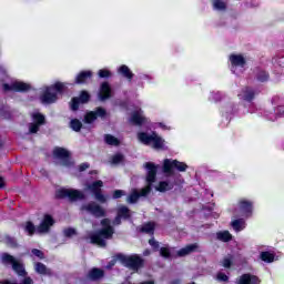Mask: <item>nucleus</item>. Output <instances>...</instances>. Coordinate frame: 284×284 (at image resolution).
I'll use <instances>...</instances> for the list:
<instances>
[{"instance_id":"40","label":"nucleus","mask_w":284,"mask_h":284,"mask_svg":"<svg viewBox=\"0 0 284 284\" xmlns=\"http://www.w3.org/2000/svg\"><path fill=\"white\" fill-rule=\"evenodd\" d=\"M257 81H260L261 83H265V81H270V73L265 71H260L257 73Z\"/></svg>"},{"instance_id":"45","label":"nucleus","mask_w":284,"mask_h":284,"mask_svg":"<svg viewBox=\"0 0 284 284\" xmlns=\"http://www.w3.org/2000/svg\"><path fill=\"white\" fill-rule=\"evenodd\" d=\"M223 267H231L232 266V256L224 257L222 261Z\"/></svg>"},{"instance_id":"11","label":"nucleus","mask_w":284,"mask_h":284,"mask_svg":"<svg viewBox=\"0 0 284 284\" xmlns=\"http://www.w3.org/2000/svg\"><path fill=\"white\" fill-rule=\"evenodd\" d=\"M81 211L87 212L88 214H91L92 216H95V219H103V216H105V209H103L97 202H89V203L82 205Z\"/></svg>"},{"instance_id":"7","label":"nucleus","mask_w":284,"mask_h":284,"mask_svg":"<svg viewBox=\"0 0 284 284\" xmlns=\"http://www.w3.org/2000/svg\"><path fill=\"white\" fill-rule=\"evenodd\" d=\"M41 125H45V115L40 112L31 113V122L28 124L29 134H37L41 130Z\"/></svg>"},{"instance_id":"13","label":"nucleus","mask_w":284,"mask_h":284,"mask_svg":"<svg viewBox=\"0 0 284 284\" xmlns=\"http://www.w3.org/2000/svg\"><path fill=\"white\" fill-rule=\"evenodd\" d=\"M231 72L233 74H241L243 72V68H245V58L242 54H231Z\"/></svg>"},{"instance_id":"26","label":"nucleus","mask_w":284,"mask_h":284,"mask_svg":"<svg viewBox=\"0 0 284 284\" xmlns=\"http://www.w3.org/2000/svg\"><path fill=\"white\" fill-rule=\"evenodd\" d=\"M92 79V71H82L75 78V83L82 84L88 83Z\"/></svg>"},{"instance_id":"8","label":"nucleus","mask_w":284,"mask_h":284,"mask_svg":"<svg viewBox=\"0 0 284 284\" xmlns=\"http://www.w3.org/2000/svg\"><path fill=\"white\" fill-rule=\"evenodd\" d=\"M178 170V172H185L187 170V164L184 162H179V160L165 159L163 162V172L169 176L172 175V170Z\"/></svg>"},{"instance_id":"6","label":"nucleus","mask_w":284,"mask_h":284,"mask_svg":"<svg viewBox=\"0 0 284 284\" xmlns=\"http://www.w3.org/2000/svg\"><path fill=\"white\" fill-rule=\"evenodd\" d=\"M236 216H242V219H252L254 214V202L245 197L240 199L234 210Z\"/></svg>"},{"instance_id":"23","label":"nucleus","mask_w":284,"mask_h":284,"mask_svg":"<svg viewBox=\"0 0 284 284\" xmlns=\"http://www.w3.org/2000/svg\"><path fill=\"white\" fill-rule=\"evenodd\" d=\"M121 219H130V209L126 206H120L118 209V215L113 221V225H121Z\"/></svg>"},{"instance_id":"44","label":"nucleus","mask_w":284,"mask_h":284,"mask_svg":"<svg viewBox=\"0 0 284 284\" xmlns=\"http://www.w3.org/2000/svg\"><path fill=\"white\" fill-rule=\"evenodd\" d=\"M98 74L100 79H108V77H110V71L108 69H101Z\"/></svg>"},{"instance_id":"42","label":"nucleus","mask_w":284,"mask_h":284,"mask_svg":"<svg viewBox=\"0 0 284 284\" xmlns=\"http://www.w3.org/2000/svg\"><path fill=\"white\" fill-rule=\"evenodd\" d=\"M111 163L113 165H119V163H123V154L116 153L115 155L112 156Z\"/></svg>"},{"instance_id":"53","label":"nucleus","mask_w":284,"mask_h":284,"mask_svg":"<svg viewBox=\"0 0 284 284\" xmlns=\"http://www.w3.org/2000/svg\"><path fill=\"white\" fill-rule=\"evenodd\" d=\"M88 168H90V164H88V163H82V164L79 166V170H80V172H85V170H88Z\"/></svg>"},{"instance_id":"43","label":"nucleus","mask_w":284,"mask_h":284,"mask_svg":"<svg viewBox=\"0 0 284 284\" xmlns=\"http://www.w3.org/2000/svg\"><path fill=\"white\" fill-rule=\"evenodd\" d=\"M210 101H221V99H223V94L219 91L216 92H211L210 97H209Z\"/></svg>"},{"instance_id":"31","label":"nucleus","mask_w":284,"mask_h":284,"mask_svg":"<svg viewBox=\"0 0 284 284\" xmlns=\"http://www.w3.org/2000/svg\"><path fill=\"white\" fill-rule=\"evenodd\" d=\"M174 187V184L168 181H161L159 185L155 187L158 192H169V190H172Z\"/></svg>"},{"instance_id":"55","label":"nucleus","mask_w":284,"mask_h":284,"mask_svg":"<svg viewBox=\"0 0 284 284\" xmlns=\"http://www.w3.org/2000/svg\"><path fill=\"white\" fill-rule=\"evenodd\" d=\"M0 187L3 189L6 187V180L0 176Z\"/></svg>"},{"instance_id":"5","label":"nucleus","mask_w":284,"mask_h":284,"mask_svg":"<svg viewBox=\"0 0 284 284\" xmlns=\"http://www.w3.org/2000/svg\"><path fill=\"white\" fill-rule=\"evenodd\" d=\"M138 139L143 145H150L153 150H165V140L155 132L149 134L145 132L138 133Z\"/></svg>"},{"instance_id":"48","label":"nucleus","mask_w":284,"mask_h":284,"mask_svg":"<svg viewBox=\"0 0 284 284\" xmlns=\"http://www.w3.org/2000/svg\"><path fill=\"white\" fill-rule=\"evenodd\" d=\"M33 256H37L38 258H43V252L40 250L33 248L32 251Z\"/></svg>"},{"instance_id":"14","label":"nucleus","mask_w":284,"mask_h":284,"mask_svg":"<svg viewBox=\"0 0 284 284\" xmlns=\"http://www.w3.org/2000/svg\"><path fill=\"white\" fill-rule=\"evenodd\" d=\"M102 187H103V181L99 180L93 182L92 184H89L87 186V190H89L90 192H92V194H94L97 201H99L100 203H105L108 199L105 197V195L101 193Z\"/></svg>"},{"instance_id":"27","label":"nucleus","mask_w":284,"mask_h":284,"mask_svg":"<svg viewBox=\"0 0 284 284\" xmlns=\"http://www.w3.org/2000/svg\"><path fill=\"white\" fill-rule=\"evenodd\" d=\"M118 72H119V74H122V77L128 79L129 81H132V79H134V73H132V70H130V68L125 64H122L118 69Z\"/></svg>"},{"instance_id":"51","label":"nucleus","mask_w":284,"mask_h":284,"mask_svg":"<svg viewBox=\"0 0 284 284\" xmlns=\"http://www.w3.org/2000/svg\"><path fill=\"white\" fill-rule=\"evenodd\" d=\"M217 281H227V275H225V273H219L217 274Z\"/></svg>"},{"instance_id":"54","label":"nucleus","mask_w":284,"mask_h":284,"mask_svg":"<svg viewBox=\"0 0 284 284\" xmlns=\"http://www.w3.org/2000/svg\"><path fill=\"white\" fill-rule=\"evenodd\" d=\"M159 128H162V130H170V126L165 125L163 122L158 123Z\"/></svg>"},{"instance_id":"17","label":"nucleus","mask_w":284,"mask_h":284,"mask_svg":"<svg viewBox=\"0 0 284 284\" xmlns=\"http://www.w3.org/2000/svg\"><path fill=\"white\" fill-rule=\"evenodd\" d=\"M52 225H54V219L51 215H44L40 225L37 227L38 234H48Z\"/></svg>"},{"instance_id":"46","label":"nucleus","mask_w":284,"mask_h":284,"mask_svg":"<svg viewBox=\"0 0 284 284\" xmlns=\"http://www.w3.org/2000/svg\"><path fill=\"white\" fill-rule=\"evenodd\" d=\"M63 234L64 236L70 237V236H74V234H77V231L74 229H64Z\"/></svg>"},{"instance_id":"32","label":"nucleus","mask_w":284,"mask_h":284,"mask_svg":"<svg viewBox=\"0 0 284 284\" xmlns=\"http://www.w3.org/2000/svg\"><path fill=\"white\" fill-rule=\"evenodd\" d=\"M217 241H222L223 243H227L229 241H232V234L230 231H221L216 233Z\"/></svg>"},{"instance_id":"36","label":"nucleus","mask_w":284,"mask_h":284,"mask_svg":"<svg viewBox=\"0 0 284 284\" xmlns=\"http://www.w3.org/2000/svg\"><path fill=\"white\" fill-rule=\"evenodd\" d=\"M104 141L108 145H114V146L120 145L121 143L119 139L114 138V135H111V134H106L104 136Z\"/></svg>"},{"instance_id":"38","label":"nucleus","mask_w":284,"mask_h":284,"mask_svg":"<svg viewBox=\"0 0 284 284\" xmlns=\"http://www.w3.org/2000/svg\"><path fill=\"white\" fill-rule=\"evenodd\" d=\"M160 255L163 258H172V250H170V246H164L160 248Z\"/></svg>"},{"instance_id":"35","label":"nucleus","mask_w":284,"mask_h":284,"mask_svg":"<svg viewBox=\"0 0 284 284\" xmlns=\"http://www.w3.org/2000/svg\"><path fill=\"white\" fill-rule=\"evenodd\" d=\"M261 258L264 261V263H274L275 255L272 252H262Z\"/></svg>"},{"instance_id":"12","label":"nucleus","mask_w":284,"mask_h":284,"mask_svg":"<svg viewBox=\"0 0 284 284\" xmlns=\"http://www.w3.org/2000/svg\"><path fill=\"white\" fill-rule=\"evenodd\" d=\"M2 263L12 265V270L18 276H26V268L23 267V264L17 261L12 255L4 253L2 255Z\"/></svg>"},{"instance_id":"34","label":"nucleus","mask_w":284,"mask_h":284,"mask_svg":"<svg viewBox=\"0 0 284 284\" xmlns=\"http://www.w3.org/2000/svg\"><path fill=\"white\" fill-rule=\"evenodd\" d=\"M140 232H143L144 234H154V223L149 222L143 224L140 227Z\"/></svg>"},{"instance_id":"56","label":"nucleus","mask_w":284,"mask_h":284,"mask_svg":"<svg viewBox=\"0 0 284 284\" xmlns=\"http://www.w3.org/2000/svg\"><path fill=\"white\" fill-rule=\"evenodd\" d=\"M140 79H149L150 81H152V78L149 74L140 75Z\"/></svg>"},{"instance_id":"33","label":"nucleus","mask_w":284,"mask_h":284,"mask_svg":"<svg viewBox=\"0 0 284 284\" xmlns=\"http://www.w3.org/2000/svg\"><path fill=\"white\" fill-rule=\"evenodd\" d=\"M36 272L38 274H44L45 276L52 275V271L50 268L45 267V265L43 263L36 264Z\"/></svg>"},{"instance_id":"4","label":"nucleus","mask_w":284,"mask_h":284,"mask_svg":"<svg viewBox=\"0 0 284 284\" xmlns=\"http://www.w3.org/2000/svg\"><path fill=\"white\" fill-rule=\"evenodd\" d=\"M116 261H120L122 265H125V267H130V270H139L140 267H143V258L139 255H123L118 254L115 258L111 260L109 264L106 265V270H112L114 265H116Z\"/></svg>"},{"instance_id":"9","label":"nucleus","mask_w":284,"mask_h":284,"mask_svg":"<svg viewBox=\"0 0 284 284\" xmlns=\"http://www.w3.org/2000/svg\"><path fill=\"white\" fill-rule=\"evenodd\" d=\"M57 196L59 199H69V201H82V199H85V194L75 189H60Z\"/></svg>"},{"instance_id":"28","label":"nucleus","mask_w":284,"mask_h":284,"mask_svg":"<svg viewBox=\"0 0 284 284\" xmlns=\"http://www.w3.org/2000/svg\"><path fill=\"white\" fill-rule=\"evenodd\" d=\"M196 250H199V244H190L178 251V256H187V254H192V252H196Z\"/></svg>"},{"instance_id":"50","label":"nucleus","mask_w":284,"mask_h":284,"mask_svg":"<svg viewBox=\"0 0 284 284\" xmlns=\"http://www.w3.org/2000/svg\"><path fill=\"white\" fill-rule=\"evenodd\" d=\"M149 245H151V247H153V250H159V242H156L154 239H151L149 241Z\"/></svg>"},{"instance_id":"21","label":"nucleus","mask_w":284,"mask_h":284,"mask_svg":"<svg viewBox=\"0 0 284 284\" xmlns=\"http://www.w3.org/2000/svg\"><path fill=\"white\" fill-rule=\"evenodd\" d=\"M112 97V89L108 82H103L100 88L99 99L100 101H105Z\"/></svg>"},{"instance_id":"30","label":"nucleus","mask_w":284,"mask_h":284,"mask_svg":"<svg viewBox=\"0 0 284 284\" xmlns=\"http://www.w3.org/2000/svg\"><path fill=\"white\" fill-rule=\"evenodd\" d=\"M88 278H90V281H99V278H103V270H101V268H92L88 273Z\"/></svg>"},{"instance_id":"20","label":"nucleus","mask_w":284,"mask_h":284,"mask_svg":"<svg viewBox=\"0 0 284 284\" xmlns=\"http://www.w3.org/2000/svg\"><path fill=\"white\" fill-rule=\"evenodd\" d=\"M221 112L223 116L230 119L232 114H236V112H239V108L233 102H226L225 104H223Z\"/></svg>"},{"instance_id":"1","label":"nucleus","mask_w":284,"mask_h":284,"mask_svg":"<svg viewBox=\"0 0 284 284\" xmlns=\"http://www.w3.org/2000/svg\"><path fill=\"white\" fill-rule=\"evenodd\" d=\"M144 168L146 169V183L148 185L142 189L139 193V191L133 190L132 193L128 196L126 202L128 203H136L141 196H148L149 192H152V183L156 181V165L152 162H146L144 164Z\"/></svg>"},{"instance_id":"3","label":"nucleus","mask_w":284,"mask_h":284,"mask_svg":"<svg viewBox=\"0 0 284 284\" xmlns=\"http://www.w3.org/2000/svg\"><path fill=\"white\" fill-rule=\"evenodd\" d=\"M65 88L68 87L63 82H57L50 87H44L42 89L40 100L47 104L55 103V101L59 99V95L65 92Z\"/></svg>"},{"instance_id":"57","label":"nucleus","mask_w":284,"mask_h":284,"mask_svg":"<svg viewBox=\"0 0 284 284\" xmlns=\"http://www.w3.org/2000/svg\"><path fill=\"white\" fill-rule=\"evenodd\" d=\"M143 256H150V250H145V251L143 252Z\"/></svg>"},{"instance_id":"47","label":"nucleus","mask_w":284,"mask_h":284,"mask_svg":"<svg viewBox=\"0 0 284 284\" xmlns=\"http://www.w3.org/2000/svg\"><path fill=\"white\" fill-rule=\"evenodd\" d=\"M122 196H125V191L116 190L113 192V199H121Z\"/></svg>"},{"instance_id":"2","label":"nucleus","mask_w":284,"mask_h":284,"mask_svg":"<svg viewBox=\"0 0 284 284\" xmlns=\"http://www.w3.org/2000/svg\"><path fill=\"white\" fill-rule=\"evenodd\" d=\"M102 230L98 233L90 235V241L99 247H105V241L112 239L114 234V227L110 225V220L104 219L101 221Z\"/></svg>"},{"instance_id":"18","label":"nucleus","mask_w":284,"mask_h":284,"mask_svg":"<svg viewBox=\"0 0 284 284\" xmlns=\"http://www.w3.org/2000/svg\"><path fill=\"white\" fill-rule=\"evenodd\" d=\"M90 101V93L88 91H82L80 93L79 98H73L71 101V110L75 112V110H79L80 103H88Z\"/></svg>"},{"instance_id":"22","label":"nucleus","mask_w":284,"mask_h":284,"mask_svg":"<svg viewBox=\"0 0 284 284\" xmlns=\"http://www.w3.org/2000/svg\"><path fill=\"white\" fill-rule=\"evenodd\" d=\"M130 121L133 123V125H143V123L146 121L145 115H143V110L139 109L134 111Z\"/></svg>"},{"instance_id":"15","label":"nucleus","mask_w":284,"mask_h":284,"mask_svg":"<svg viewBox=\"0 0 284 284\" xmlns=\"http://www.w3.org/2000/svg\"><path fill=\"white\" fill-rule=\"evenodd\" d=\"M4 92H10V90H13V92H26L30 90V84L21 82V81H13L11 84H3Z\"/></svg>"},{"instance_id":"41","label":"nucleus","mask_w":284,"mask_h":284,"mask_svg":"<svg viewBox=\"0 0 284 284\" xmlns=\"http://www.w3.org/2000/svg\"><path fill=\"white\" fill-rule=\"evenodd\" d=\"M34 230H37L34 227V224H32V222H27L24 225V231L29 234V236H32L34 234Z\"/></svg>"},{"instance_id":"37","label":"nucleus","mask_w":284,"mask_h":284,"mask_svg":"<svg viewBox=\"0 0 284 284\" xmlns=\"http://www.w3.org/2000/svg\"><path fill=\"white\" fill-rule=\"evenodd\" d=\"M213 8L214 10H217V12L225 11V8H227V4L223 2V0H213Z\"/></svg>"},{"instance_id":"25","label":"nucleus","mask_w":284,"mask_h":284,"mask_svg":"<svg viewBox=\"0 0 284 284\" xmlns=\"http://www.w3.org/2000/svg\"><path fill=\"white\" fill-rule=\"evenodd\" d=\"M258 277H256V275H252V274H244L240 277L239 283L237 284H258Z\"/></svg>"},{"instance_id":"10","label":"nucleus","mask_w":284,"mask_h":284,"mask_svg":"<svg viewBox=\"0 0 284 284\" xmlns=\"http://www.w3.org/2000/svg\"><path fill=\"white\" fill-rule=\"evenodd\" d=\"M53 156L54 159L60 161V165H63L64 168H71V165L74 164V162H72V159L70 158V151L63 148H55L53 150Z\"/></svg>"},{"instance_id":"52","label":"nucleus","mask_w":284,"mask_h":284,"mask_svg":"<svg viewBox=\"0 0 284 284\" xmlns=\"http://www.w3.org/2000/svg\"><path fill=\"white\" fill-rule=\"evenodd\" d=\"M20 284H34V281H32V278L30 277H24Z\"/></svg>"},{"instance_id":"49","label":"nucleus","mask_w":284,"mask_h":284,"mask_svg":"<svg viewBox=\"0 0 284 284\" xmlns=\"http://www.w3.org/2000/svg\"><path fill=\"white\" fill-rule=\"evenodd\" d=\"M274 62L280 65L281 68H284V58L280 57V58H275Z\"/></svg>"},{"instance_id":"19","label":"nucleus","mask_w":284,"mask_h":284,"mask_svg":"<svg viewBox=\"0 0 284 284\" xmlns=\"http://www.w3.org/2000/svg\"><path fill=\"white\" fill-rule=\"evenodd\" d=\"M256 94H258V91L254 90L253 88L245 87L241 90L237 97L242 101H252Z\"/></svg>"},{"instance_id":"39","label":"nucleus","mask_w":284,"mask_h":284,"mask_svg":"<svg viewBox=\"0 0 284 284\" xmlns=\"http://www.w3.org/2000/svg\"><path fill=\"white\" fill-rule=\"evenodd\" d=\"M70 128L73 129L74 132H79L81 128H83V124L81 123V121L73 119L70 122Z\"/></svg>"},{"instance_id":"24","label":"nucleus","mask_w":284,"mask_h":284,"mask_svg":"<svg viewBox=\"0 0 284 284\" xmlns=\"http://www.w3.org/2000/svg\"><path fill=\"white\" fill-rule=\"evenodd\" d=\"M231 226L234 230V232H243V230L247 227V223L245 222V217H239V219L232 220Z\"/></svg>"},{"instance_id":"58","label":"nucleus","mask_w":284,"mask_h":284,"mask_svg":"<svg viewBox=\"0 0 284 284\" xmlns=\"http://www.w3.org/2000/svg\"><path fill=\"white\" fill-rule=\"evenodd\" d=\"M0 72H6V68L0 67Z\"/></svg>"},{"instance_id":"59","label":"nucleus","mask_w":284,"mask_h":284,"mask_svg":"<svg viewBox=\"0 0 284 284\" xmlns=\"http://www.w3.org/2000/svg\"><path fill=\"white\" fill-rule=\"evenodd\" d=\"M3 284H17V283H12V282H4Z\"/></svg>"},{"instance_id":"29","label":"nucleus","mask_w":284,"mask_h":284,"mask_svg":"<svg viewBox=\"0 0 284 284\" xmlns=\"http://www.w3.org/2000/svg\"><path fill=\"white\" fill-rule=\"evenodd\" d=\"M268 121H276L278 116H284V106L280 105L274 110V113L266 114Z\"/></svg>"},{"instance_id":"16","label":"nucleus","mask_w":284,"mask_h":284,"mask_svg":"<svg viewBox=\"0 0 284 284\" xmlns=\"http://www.w3.org/2000/svg\"><path fill=\"white\" fill-rule=\"evenodd\" d=\"M106 114L108 112L105 111V109L99 106L95 109V111H90L84 115V123H94L98 116L100 119H105Z\"/></svg>"}]
</instances>
